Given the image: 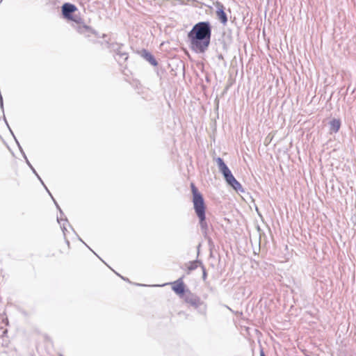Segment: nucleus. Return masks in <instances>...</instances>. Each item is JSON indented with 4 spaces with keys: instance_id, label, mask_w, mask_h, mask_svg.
Returning <instances> with one entry per match:
<instances>
[{
    "instance_id": "nucleus-1",
    "label": "nucleus",
    "mask_w": 356,
    "mask_h": 356,
    "mask_svg": "<svg viewBox=\"0 0 356 356\" xmlns=\"http://www.w3.org/2000/svg\"><path fill=\"white\" fill-rule=\"evenodd\" d=\"M211 33L212 27L209 22L195 24L188 33L191 49L196 54L206 52L211 43Z\"/></svg>"
},
{
    "instance_id": "nucleus-2",
    "label": "nucleus",
    "mask_w": 356,
    "mask_h": 356,
    "mask_svg": "<svg viewBox=\"0 0 356 356\" xmlns=\"http://www.w3.org/2000/svg\"><path fill=\"white\" fill-rule=\"evenodd\" d=\"M193 209L199 219L201 230L204 236L207 234L208 223L206 219V205L202 195L198 191L194 184H191Z\"/></svg>"
},
{
    "instance_id": "nucleus-3",
    "label": "nucleus",
    "mask_w": 356,
    "mask_h": 356,
    "mask_svg": "<svg viewBox=\"0 0 356 356\" xmlns=\"http://www.w3.org/2000/svg\"><path fill=\"white\" fill-rule=\"evenodd\" d=\"M216 162L218 166L219 171L222 174L227 183L231 186L235 191L243 192L244 190L241 184L233 176L231 170L224 162L223 159L218 157Z\"/></svg>"
},
{
    "instance_id": "nucleus-4",
    "label": "nucleus",
    "mask_w": 356,
    "mask_h": 356,
    "mask_svg": "<svg viewBox=\"0 0 356 356\" xmlns=\"http://www.w3.org/2000/svg\"><path fill=\"white\" fill-rule=\"evenodd\" d=\"M184 300L186 303L195 309L199 314L204 317L207 316V305L197 294L192 293L189 289H187L186 297Z\"/></svg>"
},
{
    "instance_id": "nucleus-5",
    "label": "nucleus",
    "mask_w": 356,
    "mask_h": 356,
    "mask_svg": "<svg viewBox=\"0 0 356 356\" xmlns=\"http://www.w3.org/2000/svg\"><path fill=\"white\" fill-rule=\"evenodd\" d=\"M106 47L115 54V58L119 64L122 65L128 59V53L124 50L122 44L106 42Z\"/></svg>"
},
{
    "instance_id": "nucleus-6",
    "label": "nucleus",
    "mask_w": 356,
    "mask_h": 356,
    "mask_svg": "<svg viewBox=\"0 0 356 356\" xmlns=\"http://www.w3.org/2000/svg\"><path fill=\"white\" fill-rule=\"evenodd\" d=\"M8 319L5 314H0V346L5 347L8 346V339L6 336Z\"/></svg>"
},
{
    "instance_id": "nucleus-7",
    "label": "nucleus",
    "mask_w": 356,
    "mask_h": 356,
    "mask_svg": "<svg viewBox=\"0 0 356 356\" xmlns=\"http://www.w3.org/2000/svg\"><path fill=\"white\" fill-rule=\"evenodd\" d=\"M183 278L184 277H181L173 283L172 290L175 293L179 295L180 298L184 299L187 289H185V284L183 282Z\"/></svg>"
},
{
    "instance_id": "nucleus-8",
    "label": "nucleus",
    "mask_w": 356,
    "mask_h": 356,
    "mask_svg": "<svg viewBox=\"0 0 356 356\" xmlns=\"http://www.w3.org/2000/svg\"><path fill=\"white\" fill-rule=\"evenodd\" d=\"M76 29L80 34L83 35L86 38H90L92 35L95 38L99 37L98 33L87 25L79 24L76 26Z\"/></svg>"
},
{
    "instance_id": "nucleus-9",
    "label": "nucleus",
    "mask_w": 356,
    "mask_h": 356,
    "mask_svg": "<svg viewBox=\"0 0 356 356\" xmlns=\"http://www.w3.org/2000/svg\"><path fill=\"white\" fill-rule=\"evenodd\" d=\"M77 10L76 7L72 3H65L62 6V13L65 18L72 19L73 13Z\"/></svg>"
},
{
    "instance_id": "nucleus-10",
    "label": "nucleus",
    "mask_w": 356,
    "mask_h": 356,
    "mask_svg": "<svg viewBox=\"0 0 356 356\" xmlns=\"http://www.w3.org/2000/svg\"><path fill=\"white\" fill-rule=\"evenodd\" d=\"M217 10H216V15L218 18V19L220 21V22L225 25L227 23V16L224 10V6L221 3L218 2L216 4Z\"/></svg>"
},
{
    "instance_id": "nucleus-11",
    "label": "nucleus",
    "mask_w": 356,
    "mask_h": 356,
    "mask_svg": "<svg viewBox=\"0 0 356 356\" xmlns=\"http://www.w3.org/2000/svg\"><path fill=\"white\" fill-rule=\"evenodd\" d=\"M56 207L60 213V216H57V221L60 225L63 232L64 235H65V231L67 230V229L65 227V223L62 224V222H67V219L65 217L63 218L65 216V215H64V213L63 212L62 209L59 207V205L58 204H56Z\"/></svg>"
},
{
    "instance_id": "nucleus-12",
    "label": "nucleus",
    "mask_w": 356,
    "mask_h": 356,
    "mask_svg": "<svg viewBox=\"0 0 356 356\" xmlns=\"http://www.w3.org/2000/svg\"><path fill=\"white\" fill-rule=\"evenodd\" d=\"M143 58L147 60L151 65L153 66H156L158 65V62L155 59L154 56L147 50L143 51Z\"/></svg>"
},
{
    "instance_id": "nucleus-13",
    "label": "nucleus",
    "mask_w": 356,
    "mask_h": 356,
    "mask_svg": "<svg viewBox=\"0 0 356 356\" xmlns=\"http://www.w3.org/2000/svg\"><path fill=\"white\" fill-rule=\"evenodd\" d=\"M341 127V121L339 119H333L330 122V130L331 132L337 133Z\"/></svg>"
},
{
    "instance_id": "nucleus-14",
    "label": "nucleus",
    "mask_w": 356,
    "mask_h": 356,
    "mask_svg": "<svg viewBox=\"0 0 356 356\" xmlns=\"http://www.w3.org/2000/svg\"><path fill=\"white\" fill-rule=\"evenodd\" d=\"M202 265H203L202 262L198 259L190 261L187 268V274L195 270L198 266L202 267Z\"/></svg>"
},
{
    "instance_id": "nucleus-15",
    "label": "nucleus",
    "mask_w": 356,
    "mask_h": 356,
    "mask_svg": "<svg viewBox=\"0 0 356 356\" xmlns=\"http://www.w3.org/2000/svg\"><path fill=\"white\" fill-rule=\"evenodd\" d=\"M3 120H4L5 122H6V124L7 127H8V129H9V130H10V133H11V134H12V135L13 136V137H14V138H15V142H16V143H17V147H18V148H19V149L20 152L22 153V156H24V154H25V153H24V150H23L22 147H21V145H20L19 143L18 142V140H17V138H15V136H14V134H13V132L12 131V130H11L10 127H9L8 123V122H7V120H6V117H5V115H3Z\"/></svg>"
},
{
    "instance_id": "nucleus-16",
    "label": "nucleus",
    "mask_w": 356,
    "mask_h": 356,
    "mask_svg": "<svg viewBox=\"0 0 356 356\" xmlns=\"http://www.w3.org/2000/svg\"><path fill=\"white\" fill-rule=\"evenodd\" d=\"M23 157H24V160H25V161H26V164H27V165H29V167L31 169V170L33 171V172L34 174H36V171H35V168L33 167V165H32L31 164V163L29 162V159H28V158H27V156H26V154H24V156H23Z\"/></svg>"
},
{
    "instance_id": "nucleus-17",
    "label": "nucleus",
    "mask_w": 356,
    "mask_h": 356,
    "mask_svg": "<svg viewBox=\"0 0 356 356\" xmlns=\"http://www.w3.org/2000/svg\"><path fill=\"white\" fill-rule=\"evenodd\" d=\"M70 19L75 22L76 23H77V26L79 25V24H82L81 23V18L80 17L77 16V15H73V18L72 19Z\"/></svg>"
},
{
    "instance_id": "nucleus-18",
    "label": "nucleus",
    "mask_w": 356,
    "mask_h": 356,
    "mask_svg": "<svg viewBox=\"0 0 356 356\" xmlns=\"http://www.w3.org/2000/svg\"><path fill=\"white\" fill-rule=\"evenodd\" d=\"M202 270V280L204 281H205L207 280V271H206V269H205V267L204 265H202V267H201Z\"/></svg>"
},
{
    "instance_id": "nucleus-19",
    "label": "nucleus",
    "mask_w": 356,
    "mask_h": 356,
    "mask_svg": "<svg viewBox=\"0 0 356 356\" xmlns=\"http://www.w3.org/2000/svg\"><path fill=\"white\" fill-rule=\"evenodd\" d=\"M36 175V177H38V179L40 181V182L42 183V184L44 186V187L45 188V189L47 191V186L44 185V182L42 181V179L40 178V177L38 175V174L36 172V174H35Z\"/></svg>"
},
{
    "instance_id": "nucleus-20",
    "label": "nucleus",
    "mask_w": 356,
    "mask_h": 356,
    "mask_svg": "<svg viewBox=\"0 0 356 356\" xmlns=\"http://www.w3.org/2000/svg\"><path fill=\"white\" fill-rule=\"evenodd\" d=\"M47 192L49 193V194L51 195V197L52 200H54V204L56 205V204H58V203H57V202H56V201L54 200V198L52 197V195H51V194L50 193V192L49 191V190H47Z\"/></svg>"
},
{
    "instance_id": "nucleus-21",
    "label": "nucleus",
    "mask_w": 356,
    "mask_h": 356,
    "mask_svg": "<svg viewBox=\"0 0 356 356\" xmlns=\"http://www.w3.org/2000/svg\"><path fill=\"white\" fill-rule=\"evenodd\" d=\"M260 356H266L262 348L260 350Z\"/></svg>"
},
{
    "instance_id": "nucleus-22",
    "label": "nucleus",
    "mask_w": 356,
    "mask_h": 356,
    "mask_svg": "<svg viewBox=\"0 0 356 356\" xmlns=\"http://www.w3.org/2000/svg\"><path fill=\"white\" fill-rule=\"evenodd\" d=\"M79 241H82V242H83V243H84L87 247H88V245H86V243L82 241V239H81L80 237H79Z\"/></svg>"
},
{
    "instance_id": "nucleus-23",
    "label": "nucleus",
    "mask_w": 356,
    "mask_h": 356,
    "mask_svg": "<svg viewBox=\"0 0 356 356\" xmlns=\"http://www.w3.org/2000/svg\"><path fill=\"white\" fill-rule=\"evenodd\" d=\"M120 277H122V280H127V281H128V280H129L128 279H126V278L123 277L122 276H120Z\"/></svg>"
},
{
    "instance_id": "nucleus-24",
    "label": "nucleus",
    "mask_w": 356,
    "mask_h": 356,
    "mask_svg": "<svg viewBox=\"0 0 356 356\" xmlns=\"http://www.w3.org/2000/svg\"><path fill=\"white\" fill-rule=\"evenodd\" d=\"M66 244H67L68 245H70V242L68 240L66 241Z\"/></svg>"
}]
</instances>
